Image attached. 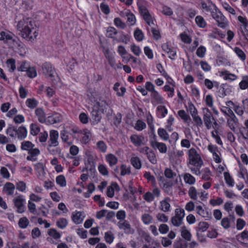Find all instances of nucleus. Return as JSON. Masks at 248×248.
<instances>
[{"label":"nucleus","instance_id":"f8f14e48","mask_svg":"<svg viewBox=\"0 0 248 248\" xmlns=\"http://www.w3.org/2000/svg\"><path fill=\"white\" fill-rule=\"evenodd\" d=\"M14 45L16 48V51L20 56H24L28 52V49L25 45L21 43L19 40H14Z\"/></svg>","mask_w":248,"mask_h":248},{"label":"nucleus","instance_id":"a18cd8bd","mask_svg":"<svg viewBox=\"0 0 248 248\" xmlns=\"http://www.w3.org/2000/svg\"><path fill=\"white\" fill-rule=\"evenodd\" d=\"M27 106L31 108H34L38 105V102L35 98H28L26 101Z\"/></svg>","mask_w":248,"mask_h":248},{"label":"nucleus","instance_id":"4be33fe9","mask_svg":"<svg viewBox=\"0 0 248 248\" xmlns=\"http://www.w3.org/2000/svg\"><path fill=\"white\" fill-rule=\"evenodd\" d=\"M122 16H126L127 17V21L131 25H133L136 22V17L134 15L130 12L128 10H124L121 13Z\"/></svg>","mask_w":248,"mask_h":248},{"label":"nucleus","instance_id":"393cba45","mask_svg":"<svg viewBox=\"0 0 248 248\" xmlns=\"http://www.w3.org/2000/svg\"><path fill=\"white\" fill-rule=\"evenodd\" d=\"M35 113L38 118V120L41 123H44L46 122V114L41 108H37Z\"/></svg>","mask_w":248,"mask_h":248},{"label":"nucleus","instance_id":"6e6d98bb","mask_svg":"<svg viewBox=\"0 0 248 248\" xmlns=\"http://www.w3.org/2000/svg\"><path fill=\"white\" fill-rule=\"evenodd\" d=\"M6 133L12 138L16 137V127L14 126H11L9 127L7 129Z\"/></svg>","mask_w":248,"mask_h":248},{"label":"nucleus","instance_id":"9b49d317","mask_svg":"<svg viewBox=\"0 0 248 248\" xmlns=\"http://www.w3.org/2000/svg\"><path fill=\"white\" fill-rule=\"evenodd\" d=\"M117 225L120 229L123 230L124 233L126 234H133L134 232V230L126 220H124L123 221L118 222Z\"/></svg>","mask_w":248,"mask_h":248},{"label":"nucleus","instance_id":"13d9d810","mask_svg":"<svg viewBox=\"0 0 248 248\" xmlns=\"http://www.w3.org/2000/svg\"><path fill=\"white\" fill-rule=\"evenodd\" d=\"M48 234L55 239L60 238L61 237V234L55 229H50L48 230Z\"/></svg>","mask_w":248,"mask_h":248},{"label":"nucleus","instance_id":"7ed1b4c3","mask_svg":"<svg viewBox=\"0 0 248 248\" xmlns=\"http://www.w3.org/2000/svg\"><path fill=\"white\" fill-rule=\"evenodd\" d=\"M189 164L195 167H202L203 164L198 150L194 148H191L188 151Z\"/></svg>","mask_w":248,"mask_h":248},{"label":"nucleus","instance_id":"f3484780","mask_svg":"<svg viewBox=\"0 0 248 248\" xmlns=\"http://www.w3.org/2000/svg\"><path fill=\"white\" fill-rule=\"evenodd\" d=\"M151 97L152 104L154 106L164 103L163 98L156 91L151 93Z\"/></svg>","mask_w":248,"mask_h":248},{"label":"nucleus","instance_id":"a19ab883","mask_svg":"<svg viewBox=\"0 0 248 248\" xmlns=\"http://www.w3.org/2000/svg\"><path fill=\"white\" fill-rule=\"evenodd\" d=\"M178 115L186 123H188L191 121L190 116L184 110H180L178 111Z\"/></svg>","mask_w":248,"mask_h":248},{"label":"nucleus","instance_id":"58836bf2","mask_svg":"<svg viewBox=\"0 0 248 248\" xmlns=\"http://www.w3.org/2000/svg\"><path fill=\"white\" fill-rule=\"evenodd\" d=\"M118 187L117 183H113L110 186H108L107 190V195L108 197L112 198L114 194V189H116Z\"/></svg>","mask_w":248,"mask_h":248},{"label":"nucleus","instance_id":"2eb2a0df","mask_svg":"<svg viewBox=\"0 0 248 248\" xmlns=\"http://www.w3.org/2000/svg\"><path fill=\"white\" fill-rule=\"evenodd\" d=\"M85 217L83 212L76 211L72 213V220L76 224H79L82 222Z\"/></svg>","mask_w":248,"mask_h":248},{"label":"nucleus","instance_id":"37998d69","mask_svg":"<svg viewBox=\"0 0 248 248\" xmlns=\"http://www.w3.org/2000/svg\"><path fill=\"white\" fill-rule=\"evenodd\" d=\"M184 180L186 183L189 185H193L196 182L195 178L188 173L185 174L184 176Z\"/></svg>","mask_w":248,"mask_h":248},{"label":"nucleus","instance_id":"a878e982","mask_svg":"<svg viewBox=\"0 0 248 248\" xmlns=\"http://www.w3.org/2000/svg\"><path fill=\"white\" fill-rule=\"evenodd\" d=\"M106 160L110 167L115 165L118 162L117 157L112 154H108L106 155Z\"/></svg>","mask_w":248,"mask_h":248},{"label":"nucleus","instance_id":"bb28decb","mask_svg":"<svg viewBox=\"0 0 248 248\" xmlns=\"http://www.w3.org/2000/svg\"><path fill=\"white\" fill-rule=\"evenodd\" d=\"M200 175L202 178L205 181H208L211 179V172L208 168H205L200 171Z\"/></svg>","mask_w":248,"mask_h":248},{"label":"nucleus","instance_id":"f257e3e1","mask_svg":"<svg viewBox=\"0 0 248 248\" xmlns=\"http://www.w3.org/2000/svg\"><path fill=\"white\" fill-rule=\"evenodd\" d=\"M16 27L21 36L27 41H32L38 35L35 24L31 18H23L18 22Z\"/></svg>","mask_w":248,"mask_h":248},{"label":"nucleus","instance_id":"79ce46f5","mask_svg":"<svg viewBox=\"0 0 248 248\" xmlns=\"http://www.w3.org/2000/svg\"><path fill=\"white\" fill-rule=\"evenodd\" d=\"M29 223V220L26 217H22L19 219L18 224L20 228L25 229L27 228Z\"/></svg>","mask_w":248,"mask_h":248},{"label":"nucleus","instance_id":"e433bc0d","mask_svg":"<svg viewBox=\"0 0 248 248\" xmlns=\"http://www.w3.org/2000/svg\"><path fill=\"white\" fill-rule=\"evenodd\" d=\"M158 136L163 140L166 141L169 140V135L165 129L162 128H159L157 130Z\"/></svg>","mask_w":248,"mask_h":248},{"label":"nucleus","instance_id":"0eeeda50","mask_svg":"<svg viewBox=\"0 0 248 248\" xmlns=\"http://www.w3.org/2000/svg\"><path fill=\"white\" fill-rule=\"evenodd\" d=\"M13 202L16 212L18 213H22L25 210V200L22 195H19L13 199Z\"/></svg>","mask_w":248,"mask_h":248},{"label":"nucleus","instance_id":"72a5a7b5","mask_svg":"<svg viewBox=\"0 0 248 248\" xmlns=\"http://www.w3.org/2000/svg\"><path fill=\"white\" fill-rule=\"evenodd\" d=\"M34 147L35 145L30 141H24L21 143V149L22 150L27 151L28 152Z\"/></svg>","mask_w":248,"mask_h":248},{"label":"nucleus","instance_id":"338daca9","mask_svg":"<svg viewBox=\"0 0 248 248\" xmlns=\"http://www.w3.org/2000/svg\"><path fill=\"white\" fill-rule=\"evenodd\" d=\"M31 128V134L32 135H36L40 132V128L35 124H31L30 125Z\"/></svg>","mask_w":248,"mask_h":248},{"label":"nucleus","instance_id":"4468645a","mask_svg":"<svg viewBox=\"0 0 248 248\" xmlns=\"http://www.w3.org/2000/svg\"><path fill=\"white\" fill-rule=\"evenodd\" d=\"M171 200L169 197H166L159 202V209L164 212H168L170 210V202Z\"/></svg>","mask_w":248,"mask_h":248},{"label":"nucleus","instance_id":"a211bd4d","mask_svg":"<svg viewBox=\"0 0 248 248\" xmlns=\"http://www.w3.org/2000/svg\"><path fill=\"white\" fill-rule=\"evenodd\" d=\"M236 239L244 246L248 247V231L247 230H244L241 233L237 235Z\"/></svg>","mask_w":248,"mask_h":248},{"label":"nucleus","instance_id":"603ef678","mask_svg":"<svg viewBox=\"0 0 248 248\" xmlns=\"http://www.w3.org/2000/svg\"><path fill=\"white\" fill-rule=\"evenodd\" d=\"M67 220L64 218H59L56 222L57 227L61 229L65 228L67 226Z\"/></svg>","mask_w":248,"mask_h":248},{"label":"nucleus","instance_id":"69168bd1","mask_svg":"<svg viewBox=\"0 0 248 248\" xmlns=\"http://www.w3.org/2000/svg\"><path fill=\"white\" fill-rule=\"evenodd\" d=\"M7 66L11 69V72H14L16 69V61L14 59H10L7 61Z\"/></svg>","mask_w":248,"mask_h":248},{"label":"nucleus","instance_id":"aec40b11","mask_svg":"<svg viewBox=\"0 0 248 248\" xmlns=\"http://www.w3.org/2000/svg\"><path fill=\"white\" fill-rule=\"evenodd\" d=\"M15 190V185L10 182H6L3 186L2 191L8 196L14 194Z\"/></svg>","mask_w":248,"mask_h":248},{"label":"nucleus","instance_id":"f03ea898","mask_svg":"<svg viewBox=\"0 0 248 248\" xmlns=\"http://www.w3.org/2000/svg\"><path fill=\"white\" fill-rule=\"evenodd\" d=\"M43 73L49 78L53 86H57L60 83V78L56 72L55 68L48 62H45L42 66Z\"/></svg>","mask_w":248,"mask_h":248},{"label":"nucleus","instance_id":"cd10ccee","mask_svg":"<svg viewBox=\"0 0 248 248\" xmlns=\"http://www.w3.org/2000/svg\"><path fill=\"white\" fill-rule=\"evenodd\" d=\"M220 74L221 76H223V78L225 80L233 81L237 78V76L235 75L231 74L227 70L221 71Z\"/></svg>","mask_w":248,"mask_h":248},{"label":"nucleus","instance_id":"864d4df0","mask_svg":"<svg viewBox=\"0 0 248 248\" xmlns=\"http://www.w3.org/2000/svg\"><path fill=\"white\" fill-rule=\"evenodd\" d=\"M60 135L61 138L63 142L67 143L68 146H70L72 144V142L69 140V136L65 131H62Z\"/></svg>","mask_w":248,"mask_h":248},{"label":"nucleus","instance_id":"5701e85b","mask_svg":"<svg viewBox=\"0 0 248 248\" xmlns=\"http://www.w3.org/2000/svg\"><path fill=\"white\" fill-rule=\"evenodd\" d=\"M181 236L187 241L191 240L192 235L189 230L185 226H182L180 228Z\"/></svg>","mask_w":248,"mask_h":248},{"label":"nucleus","instance_id":"bf43d9fd","mask_svg":"<svg viewBox=\"0 0 248 248\" xmlns=\"http://www.w3.org/2000/svg\"><path fill=\"white\" fill-rule=\"evenodd\" d=\"M221 110L223 113L229 116L230 118L233 117L234 118V116H235L232 110L228 107H222L221 108Z\"/></svg>","mask_w":248,"mask_h":248},{"label":"nucleus","instance_id":"052dcab7","mask_svg":"<svg viewBox=\"0 0 248 248\" xmlns=\"http://www.w3.org/2000/svg\"><path fill=\"white\" fill-rule=\"evenodd\" d=\"M209 224L206 222H200L198 224L197 232H204L209 228Z\"/></svg>","mask_w":248,"mask_h":248},{"label":"nucleus","instance_id":"5fc2aeb1","mask_svg":"<svg viewBox=\"0 0 248 248\" xmlns=\"http://www.w3.org/2000/svg\"><path fill=\"white\" fill-rule=\"evenodd\" d=\"M105 239L107 243L111 244L114 239L113 233L111 231H108L105 233Z\"/></svg>","mask_w":248,"mask_h":248},{"label":"nucleus","instance_id":"09e8293b","mask_svg":"<svg viewBox=\"0 0 248 248\" xmlns=\"http://www.w3.org/2000/svg\"><path fill=\"white\" fill-rule=\"evenodd\" d=\"M224 176L226 184L232 187L234 186V182L233 179L231 176L230 173L227 172H224Z\"/></svg>","mask_w":248,"mask_h":248},{"label":"nucleus","instance_id":"f704fd0d","mask_svg":"<svg viewBox=\"0 0 248 248\" xmlns=\"http://www.w3.org/2000/svg\"><path fill=\"white\" fill-rule=\"evenodd\" d=\"M238 20L243 25L245 30L246 34H244V35L246 37L248 36V31L247 30L248 27V20L245 17L240 16L238 17Z\"/></svg>","mask_w":248,"mask_h":248},{"label":"nucleus","instance_id":"7c9ffc66","mask_svg":"<svg viewBox=\"0 0 248 248\" xmlns=\"http://www.w3.org/2000/svg\"><path fill=\"white\" fill-rule=\"evenodd\" d=\"M62 116L58 113H56L48 117V122L52 124L59 123L61 122Z\"/></svg>","mask_w":248,"mask_h":248},{"label":"nucleus","instance_id":"4d7b16f0","mask_svg":"<svg viewBox=\"0 0 248 248\" xmlns=\"http://www.w3.org/2000/svg\"><path fill=\"white\" fill-rule=\"evenodd\" d=\"M121 169V175L122 176H124L126 174H130L131 173V168L130 167H127L124 164H122L120 167Z\"/></svg>","mask_w":248,"mask_h":248},{"label":"nucleus","instance_id":"c756f323","mask_svg":"<svg viewBox=\"0 0 248 248\" xmlns=\"http://www.w3.org/2000/svg\"><path fill=\"white\" fill-rule=\"evenodd\" d=\"M141 218L143 223L145 225L151 224L154 221L153 216L148 213H144L142 214Z\"/></svg>","mask_w":248,"mask_h":248},{"label":"nucleus","instance_id":"c85d7f7f","mask_svg":"<svg viewBox=\"0 0 248 248\" xmlns=\"http://www.w3.org/2000/svg\"><path fill=\"white\" fill-rule=\"evenodd\" d=\"M130 163L133 167L137 170L141 168V162L138 156L132 157L130 159Z\"/></svg>","mask_w":248,"mask_h":248},{"label":"nucleus","instance_id":"39448f33","mask_svg":"<svg viewBox=\"0 0 248 248\" xmlns=\"http://www.w3.org/2000/svg\"><path fill=\"white\" fill-rule=\"evenodd\" d=\"M185 216V212L184 209L178 208L175 209L174 216L171 218V222L175 227L180 226L183 221V218Z\"/></svg>","mask_w":248,"mask_h":248},{"label":"nucleus","instance_id":"774afa93","mask_svg":"<svg viewBox=\"0 0 248 248\" xmlns=\"http://www.w3.org/2000/svg\"><path fill=\"white\" fill-rule=\"evenodd\" d=\"M179 139V135L177 132H173L170 136V139L169 140V143L172 145H175Z\"/></svg>","mask_w":248,"mask_h":248},{"label":"nucleus","instance_id":"c03bdc74","mask_svg":"<svg viewBox=\"0 0 248 248\" xmlns=\"http://www.w3.org/2000/svg\"><path fill=\"white\" fill-rule=\"evenodd\" d=\"M202 7L207 12H212V11L215 10L216 8V5L212 2L209 3V5H207L205 2H202Z\"/></svg>","mask_w":248,"mask_h":248},{"label":"nucleus","instance_id":"412c9836","mask_svg":"<svg viewBox=\"0 0 248 248\" xmlns=\"http://www.w3.org/2000/svg\"><path fill=\"white\" fill-rule=\"evenodd\" d=\"M80 141L82 144H86L88 143L91 139L92 134L88 129L83 130V132L80 136Z\"/></svg>","mask_w":248,"mask_h":248},{"label":"nucleus","instance_id":"473e14b6","mask_svg":"<svg viewBox=\"0 0 248 248\" xmlns=\"http://www.w3.org/2000/svg\"><path fill=\"white\" fill-rule=\"evenodd\" d=\"M157 116L159 118H164L168 113L167 108L164 106H158L156 108Z\"/></svg>","mask_w":248,"mask_h":248},{"label":"nucleus","instance_id":"ddd939ff","mask_svg":"<svg viewBox=\"0 0 248 248\" xmlns=\"http://www.w3.org/2000/svg\"><path fill=\"white\" fill-rule=\"evenodd\" d=\"M151 146L155 149H158L160 153L165 154L167 153V147L166 145L163 142L157 141L155 140L150 141Z\"/></svg>","mask_w":248,"mask_h":248},{"label":"nucleus","instance_id":"dca6fc26","mask_svg":"<svg viewBox=\"0 0 248 248\" xmlns=\"http://www.w3.org/2000/svg\"><path fill=\"white\" fill-rule=\"evenodd\" d=\"M28 155L26 159L27 160L34 162L37 160V156L40 154V151L38 148L33 147L28 152Z\"/></svg>","mask_w":248,"mask_h":248},{"label":"nucleus","instance_id":"423d86ee","mask_svg":"<svg viewBox=\"0 0 248 248\" xmlns=\"http://www.w3.org/2000/svg\"><path fill=\"white\" fill-rule=\"evenodd\" d=\"M211 14L212 17L217 22L218 27L222 28H225L227 22V19L217 7L215 10L212 11Z\"/></svg>","mask_w":248,"mask_h":248},{"label":"nucleus","instance_id":"ea45409f","mask_svg":"<svg viewBox=\"0 0 248 248\" xmlns=\"http://www.w3.org/2000/svg\"><path fill=\"white\" fill-rule=\"evenodd\" d=\"M195 22L197 26L202 28H204L206 26V22L203 17L201 16H198L195 18Z\"/></svg>","mask_w":248,"mask_h":248},{"label":"nucleus","instance_id":"680f3d73","mask_svg":"<svg viewBox=\"0 0 248 248\" xmlns=\"http://www.w3.org/2000/svg\"><path fill=\"white\" fill-rule=\"evenodd\" d=\"M0 35V40H3L4 42H7L9 40H12V36L8 32L1 31Z\"/></svg>","mask_w":248,"mask_h":248},{"label":"nucleus","instance_id":"2f4dec72","mask_svg":"<svg viewBox=\"0 0 248 248\" xmlns=\"http://www.w3.org/2000/svg\"><path fill=\"white\" fill-rule=\"evenodd\" d=\"M118 33V32L115 28L112 27H109L107 30L106 36L109 38H113L114 40L120 41V40L115 38V35Z\"/></svg>","mask_w":248,"mask_h":248},{"label":"nucleus","instance_id":"49530a36","mask_svg":"<svg viewBox=\"0 0 248 248\" xmlns=\"http://www.w3.org/2000/svg\"><path fill=\"white\" fill-rule=\"evenodd\" d=\"M56 182L57 185L61 187H64L66 186V181L63 175H60L56 178Z\"/></svg>","mask_w":248,"mask_h":248},{"label":"nucleus","instance_id":"8fccbe9b","mask_svg":"<svg viewBox=\"0 0 248 248\" xmlns=\"http://www.w3.org/2000/svg\"><path fill=\"white\" fill-rule=\"evenodd\" d=\"M193 121L195 123V124L197 127H202L203 122L201 117L198 115V112L192 115Z\"/></svg>","mask_w":248,"mask_h":248},{"label":"nucleus","instance_id":"b1692460","mask_svg":"<svg viewBox=\"0 0 248 248\" xmlns=\"http://www.w3.org/2000/svg\"><path fill=\"white\" fill-rule=\"evenodd\" d=\"M16 137L19 140H22L27 137V130L26 127L23 126H20L18 129L16 128Z\"/></svg>","mask_w":248,"mask_h":248},{"label":"nucleus","instance_id":"0e129e2a","mask_svg":"<svg viewBox=\"0 0 248 248\" xmlns=\"http://www.w3.org/2000/svg\"><path fill=\"white\" fill-rule=\"evenodd\" d=\"M198 194V193L194 187L191 186L190 187L188 190V195L191 199L195 200H197Z\"/></svg>","mask_w":248,"mask_h":248},{"label":"nucleus","instance_id":"20e7f679","mask_svg":"<svg viewBox=\"0 0 248 248\" xmlns=\"http://www.w3.org/2000/svg\"><path fill=\"white\" fill-rule=\"evenodd\" d=\"M137 5L140 14L146 23L151 27L155 25L154 20L148 9L143 5V1L141 0H139L137 2Z\"/></svg>","mask_w":248,"mask_h":248},{"label":"nucleus","instance_id":"4c0bfd02","mask_svg":"<svg viewBox=\"0 0 248 248\" xmlns=\"http://www.w3.org/2000/svg\"><path fill=\"white\" fill-rule=\"evenodd\" d=\"M96 149L98 151L102 153H106L107 152V145L104 141H98L96 143Z\"/></svg>","mask_w":248,"mask_h":248},{"label":"nucleus","instance_id":"de8ad7c7","mask_svg":"<svg viewBox=\"0 0 248 248\" xmlns=\"http://www.w3.org/2000/svg\"><path fill=\"white\" fill-rule=\"evenodd\" d=\"M233 51L236 54L237 56L243 61H244L246 59V55L244 51L238 47H235Z\"/></svg>","mask_w":248,"mask_h":248},{"label":"nucleus","instance_id":"6e6552de","mask_svg":"<svg viewBox=\"0 0 248 248\" xmlns=\"http://www.w3.org/2000/svg\"><path fill=\"white\" fill-rule=\"evenodd\" d=\"M202 111L203 113V119L204 124L207 129H210L212 127V120H215V119L213 117L211 112L208 108H203Z\"/></svg>","mask_w":248,"mask_h":248},{"label":"nucleus","instance_id":"3c124183","mask_svg":"<svg viewBox=\"0 0 248 248\" xmlns=\"http://www.w3.org/2000/svg\"><path fill=\"white\" fill-rule=\"evenodd\" d=\"M19 66L17 67V70L19 71L24 72L28 70L30 67L29 63L26 61H22L18 62Z\"/></svg>","mask_w":248,"mask_h":248},{"label":"nucleus","instance_id":"e2e57ef3","mask_svg":"<svg viewBox=\"0 0 248 248\" xmlns=\"http://www.w3.org/2000/svg\"><path fill=\"white\" fill-rule=\"evenodd\" d=\"M27 76L30 78H34L37 76V72L34 67H29L26 71Z\"/></svg>","mask_w":248,"mask_h":248},{"label":"nucleus","instance_id":"c9c22d12","mask_svg":"<svg viewBox=\"0 0 248 248\" xmlns=\"http://www.w3.org/2000/svg\"><path fill=\"white\" fill-rule=\"evenodd\" d=\"M134 127L136 130L140 131L146 128V124L142 120L139 119L137 121Z\"/></svg>","mask_w":248,"mask_h":248},{"label":"nucleus","instance_id":"1a4fd4ad","mask_svg":"<svg viewBox=\"0 0 248 248\" xmlns=\"http://www.w3.org/2000/svg\"><path fill=\"white\" fill-rule=\"evenodd\" d=\"M131 142L136 147L146 144L147 140L142 135L133 134L130 137Z\"/></svg>","mask_w":248,"mask_h":248},{"label":"nucleus","instance_id":"6ab92c4d","mask_svg":"<svg viewBox=\"0 0 248 248\" xmlns=\"http://www.w3.org/2000/svg\"><path fill=\"white\" fill-rule=\"evenodd\" d=\"M196 211L199 216L204 218H209L211 217V212L208 211V209L205 208H203V207L201 205H198L196 207Z\"/></svg>","mask_w":248,"mask_h":248},{"label":"nucleus","instance_id":"9d476101","mask_svg":"<svg viewBox=\"0 0 248 248\" xmlns=\"http://www.w3.org/2000/svg\"><path fill=\"white\" fill-rule=\"evenodd\" d=\"M59 133L57 130H51L49 132V147H56L59 145Z\"/></svg>","mask_w":248,"mask_h":248}]
</instances>
